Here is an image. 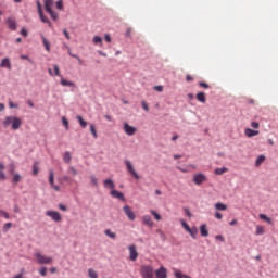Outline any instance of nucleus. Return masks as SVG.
<instances>
[{
  "label": "nucleus",
  "mask_w": 278,
  "mask_h": 278,
  "mask_svg": "<svg viewBox=\"0 0 278 278\" xmlns=\"http://www.w3.org/2000/svg\"><path fill=\"white\" fill-rule=\"evenodd\" d=\"M3 127H11L14 131L21 129V125H23V121L16 116H7L2 123Z\"/></svg>",
  "instance_id": "f257e3e1"
},
{
  "label": "nucleus",
  "mask_w": 278,
  "mask_h": 278,
  "mask_svg": "<svg viewBox=\"0 0 278 278\" xmlns=\"http://www.w3.org/2000/svg\"><path fill=\"white\" fill-rule=\"evenodd\" d=\"M45 10L50 15L52 21H58L59 14L58 12L53 11V5H55L54 0H45L43 1Z\"/></svg>",
  "instance_id": "f03ea898"
},
{
  "label": "nucleus",
  "mask_w": 278,
  "mask_h": 278,
  "mask_svg": "<svg viewBox=\"0 0 278 278\" xmlns=\"http://www.w3.org/2000/svg\"><path fill=\"white\" fill-rule=\"evenodd\" d=\"M34 257L36 258L37 264H53V257L46 256L40 252H36Z\"/></svg>",
  "instance_id": "7ed1b4c3"
},
{
  "label": "nucleus",
  "mask_w": 278,
  "mask_h": 278,
  "mask_svg": "<svg viewBox=\"0 0 278 278\" xmlns=\"http://www.w3.org/2000/svg\"><path fill=\"white\" fill-rule=\"evenodd\" d=\"M37 12H38V14H39V17H40L41 23H47V25H48L49 27H52L51 21H49V17H47V16L45 15V13L42 12V4L40 3L39 0L37 1Z\"/></svg>",
  "instance_id": "20e7f679"
},
{
  "label": "nucleus",
  "mask_w": 278,
  "mask_h": 278,
  "mask_svg": "<svg viewBox=\"0 0 278 278\" xmlns=\"http://www.w3.org/2000/svg\"><path fill=\"white\" fill-rule=\"evenodd\" d=\"M46 216H49L54 223H62V215L58 211H47Z\"/></svg>",
  "instance_id": "39448f33"
},
{
  "label": "nucleus",
  "mask_w": 278,
  "mask_h": 278,
  "mask_svg": "<svg viewBox=\"0 0 278 278\" xmlns=\"http://www.w3.org/2000/svg\"><path fill=\"white\" fill-rule=\"evenodd\" d=\"M123 129L126 136H135L136 131H138V128L129 125L127 122L123 124Z\"/></svg>",
  "instance_id": "423d86ee"
},
{
  "label": "nucleus",
  "mask_w": 278,
  "mask_h": 278,
  "mask_svg": "<svg viewBox=\"0 0 278 278\" xmlns=\"http://www.w3.org/2000/svg\"><path fill=\"white\" fill-rule=\"evenodd\" d=\"M142 278H153V267L147 265L141 267Z\"/></svg>",
  "instance_id": "0eeeda50"
},
{
  "label": "nucleus",
  "mask_w": 278,
  "mask_h": 278,
  "mask_svg": "<svg viewBox=\"0 0 278 278\" xmlns=\"http://www.w3.org/2000/svg\"><path fill=\"white\" fill-rule=\"evenodd\" d=\"M49 184L55 192H60V186L55 185V174L53 173V169H50L49 172Z\"/></svg>",
  "instance_id": "6e6552de"
},
{
  "label": "nucleus",
  "mask_w": 278,
  "mask_h": 278,
  "mask_svg": "<svg viewBox=\"0 0 278 278\" xmlns=\"http://www.w3.org/2000/svg\"><path fill=\"white\" fill-rule=\"evenodd\" d=\"M125 164H126V168H127L128 173H130L131 176H132L135 179H140V176L138 175V173H137L136 169L134 168V165L131 164V161H125Z\"/></svg>",
  "instance_id": "1a4fd4ad"
},
{
  "label": "nucleus",
  "mask_w": 278,
  "mask_h": 278,
  "mask_svg": "<svg viewBox=\"0 0 278 278\" xmlns=\"http://www.w3.org/2000/svg\"><path fill=\"white\" fill-rule=\"evenodd\" d=\"M123 211H124L125 215L127 216V218H129L131 222L136 220V213H134V211L131 210V206L125 205L123 207Z\"/></svg>",
  "instance_id": "9d476101"
},
{
  "label": "nucleus",
  "mask_w": 278,
  "mask_h": 278,
  "mask_svg": "<svg viewBox=\"0 0 278 278\" xmlns=\"http://www.w3.org/2000/svg\"><path fill=\"white\" fill-rule=\"evenodd\" d=\"M128 251H129V261L136 262L138 260V250H136V245H129Z\"/></svg>",
  "instance_id": "9b49d317"
},
{
  "label": "nucleus",
  "mask_w": 278,
  "mask_h": 278,
  "mask_svg": "<svg viewBox=\"0 0 278 278\" xmlns=\"http://www.w3.org/2000/svg\"><path fill=\"white\" fill-rule=\"evenodd\" d=\"M204 181H207V177L204 176V174H195L193 176V184H195V186H201Z\"/></svg>",
  "instance_id": "f8f14e48"
},
{
  "label": "nucleus",
  "mask_w": 278,
  "mask_h": 278,
  "mask_svg": "<svg viewBox=\"0 0 278 278\" xmlns=\"http://www.w3.org/2000/svg\"><path fill=\"white\" fill-rule=\"evenodd\" d=\"M156 278H168V270L166 267L161 266L159 269L155 270Z\"/></svg>",
  "instance_id": "ddd939ff"
},
{
  "label": "nucleus",
  "mask_w": 278,
  "mask_h": 278,
  "mask_svg": "<svg viewBox=\"0 0 278 278\" xmlns=\"http://www.w3.org/2000/svg\"><path fill=\"white\" fill-rule=\"evenodd\" d=\"M244 136H247V138H254V136H260V130L245 128L244 129Z\"/></svg>",
  "instance_id": "4468645a"
},
{
  "label": "nucleus",
  "mask_w": 278,
  "mask_h": 278,
  "mask_svg": "<svg viewBox=\"0 0 278 278\" xmlns=\"http://www.w3.org/2000/svg\"><path fill=\"white\" fill-rule=\"evenodd\" d=\"M110 194L111 197H113V199H119V201H125V195L121 191L113 189L111 190Z\"/></svg>",
  "instance_id": "2eb2a0df"
},
{
  "label": "nucleus",
  "mask_w": 278,
  "mask_h": 278,
  "mask_svg": "<svg viewBox=\"0 0 278 278\" xmlns=\"http://www.w3.org/2000/svg\"><path fill=\"white\" fill-rule=\"evenodd\" d=\"M0 68H8V71H12V63L10 59L4 58L0 63Z\"/></svg>",
  "instance_id": "dca6fc26"
},
{
  "label": "nucleus",
  "mask_w": 278,
  "mask_h": 278,
  "mask_svg": "<svg viewBox=\"0 0 278 278\" xmlns=\"http://www.w3.org/2000/svg\"><path fill=\"white\" fill-rule=\"evenodd\" d=\"M7 25L12 31H16V21L12 17L7 18Z\"/></svg>",
  "instance_id": "f3484780"
},
{
  "label": "nucleus",
  "mask_w": 278,
  "mask_h": 278,
  "mask_svg": "<svg viewBox=\"0 0 278 278\" xmlns=\"http://www.w3.org/2000/svg\"><path fill=\"white\" fill-rule=\"evenodd\" d=\"M200 233L202 238H207V236H210V231L207 230V225L203 224L200 226Z\"/></svg>",
  "instance_id": "a211bd4d"
},
{
  "label": "nucleus",
  "mask_w": 278,
  "mask_h": 278,
  "mask_svg": "<svg viewBox=\"0 0 278 278\" xmlns=\"http://www.w3.org/2000/svg\"><path fill=\"white\" fill-rule=\"evenodd\" d=\"M143 225H147L148 227H153V219L149 215H144L142 217Z\"/></svg>",
  "instance_id": "6ab92c4d"
},
{
  "label": "nucleus",
  "mask_w": 278,
  "mask_h": 278,
  "mask_svg": "<svg viewBox=\"0 0 278 278\" xmlns=\"http://www.w3.org/2000/svg\"><path fill=\"white\" fill-rule=\"evenodd\" d=\"M215 210H217V212H225L227 211V204H224L223 202H217L215 203Z\"/></svg>",
  "instance_id": "aec40b11"
},
{
  "label": "nucleus",
  "mask_w": 278,
  "mask_h": 278,
  "mask_svg": "<svg viewBox=\"0 0 278 278\" xmlns=\"http://www.w3.org/2000/svg\"><path fill=\"white\" fill-rule=\"evenodd\" d=\"M61 86H68L70 88H75V83L66 80L61 76Z\"/></svg>",
  "instance_id": "412c9836"
},
{
  "label": "nucleus",
  "mask_w": 278,
  "mask_h": 278,
  "mask_svg": "<svg viewBox=\"0 0 278 278\" xmlns=\"http://www.w3.org/2000/svg\"><path fill=\"white\" fill-rule=\"evenodd\" d=\"M264 162H266V156L264 154H262L255 161L256 168H260V165L264 164Z\"/></svg>",
  "instance_id": "4be33fe9"
},
{
  "label": "nucleus",
  "mask_w": 278,
  "mask_h": 278,
  "mask_svg": "<svg viewBox=\"0 0 278 278\" xmlns=\"http://www.w3.org/2000/svg\"><path fill=\"white\" fill-rule=\"evenodd\" d=\"M104 184V188H109V190H114L115 186H114V181H112V179H106L103 181Z\"/></svg>",
  "instance_id": "5701e85b"
},
{
  "label": "nucleus",
  "mask_w": 278,
  "mask_h": 278,
  "mask_svg": "<svg viewBox=\"0 0 278 278\" xmlns=\"http://www.w3.org/2000/svg\"><path fill=\"white\" fill-rule=\"evenodd\" d=\"M188 233H190L191 238H193V240H197V235L199 233V230L197 229V227H192L189 228V230H187Z\"/></svg>",
  "instance_id": "b1692460"
},
{
  "label": "nucleus",
  "mask_w": 278,
  "mask_h": 278,
  "mask_svg": "<svg viewBox=\"0 0 278 278\" xmlns=\"http://www.w3.org/2000/svg\"><path fill=\"white\" fill-rule=\"evenodd\" d=\"M195 99L200 101V103H205V101H207V99L205 98V92L197 93Z\"/></svg>",
  "instance_id": "393cba45"
},
{
  "label": "nucleus",
  "mask_w": 278,
  "mask_h": 278,
  "mask_svg": "<svg viewBox=\"0 0 278 278\" xmlns=\"http://www.w3.org/2000/svg\"><path fill=\"white\" fill-rule=\"evenodd\" d=\"M76 118H77L80 127H83V129H86V127H88V123L86 121H84V117H81V115H78Z\"/></svg>",
  "instance_id": "a878e982"
},
{
  "label": "nucleus",
  "mask_w": 278,
  "mask_h": 278,
  "mask_svg": "<svg viewBox=\"0 0 278 278\" xmlns=\"http://www.w3.org/2000/svg\"><path fill=\"white\" fill-rule=\"evenodd\" d=\"M174 277H176V278H192L189 275H186V274L181 273L180 270H175L174 271Z\"/></svg>",
  "instance_id": "bb28decb"
},
{
  "label": "nucleus",
  "mask_w": 278,
  "mask_h": 278,
  "mask_svg": "<svg viewBox=\"0 0 278 278\" xmlns=\"http://www.w3.org/2000/svg\"><path fill=\"white\" fill-rule=\"evenodd\" d=\"M41 40H42L46 51H48V52L51 51V43H49L47 38H45V36H41Z\"/></svg>",
  "instance_id": "cd10ccee"
},
{
  "label": "nucleus",
  "mask_w": 278,
  "mask_h": 278,
  "mask_svg": "<svg viewBox=\"0 0 278 278\" xmlns=\"http://www.w3.org/2000/svg\"><path fill=\"white\" fill-rule=\"evenodd\" d=\"M93 45H98L99 47H103V38L99 36L93 37Z\"/></svg>",
  "instance_id": "c85d7f7f"
},
{
  "label": "nucleus",
  "mask_w": 278,
  "mask_h": 278,
  "mask_svg": "<svg viewBox=\"0 0 278 278\" xmlns=\"http://www.w3.org/2000/svg\"><path fill=\"white\" fill-rule=\"evenodd\" d=\"M71 160H72L71 152H65L63 155V162H65V164H71Z\"/></svg>",
  "instance_id": "c756f323"
},
{
  "label": "nucleus",
  "mask_w": 278,
  "mask_h": 278,
  "mask_svg": "<svg viewBox=\"0 0 278 278\" xmlns=\"http://www.w3.org/2000/svg\"><path fill=\"white\" fill-rule=\"evenodd\" d=\"M229 169L227 167H220L215 169V175H225Z\"/></svg>",
  "instance_id": "7c9ffc66"
},
{
  "label": "nucleus",
  "mask_w": 278,
  "mask_h": 278,
  "mask_svg": "<svg viewBox=\"0 0 278 278\" xmlns=\"http://www.w3.org/2000/svg\"><path fill=\"white\" fill-rule=\"evenodd\" d=\"M104 233L108 236V238H111V240H116V235L112 230L106 229Z\"/></svg>",
  "instance_id": "2f4dec72"
},
{
  "label": "nucleus",
  "mask_w": 278,
  "mask_h": 278,
  "mask_svg": "<svg viewBox=\"0 0 278 278\" xmlns=\"http://www.w3.org/2000/svg\"><path fill=\"white\" fill-rule=\"evenodd\" d=\"M88 275L90 278H99V274L92 268L88 269Z\"/></svg>",
  "instance_id": "473e14b6"
},
{
  "label": "nucleus",
  "mask_w": 278,
  "mask_h": 278,
  "mask_svg": "<svg viewBox=\"0 0 278 278\" xmlns=\"http://www.w3.org/2000/svg\"><path fill=\"white\" fill-rule=\"evenodd\" d=\"M55 8H56V10H64V1L63 0H56Z\"/></svg>",
  "instance_id": "72a5a7b5"
},
{
  "label": "nucleus",
  "mask_w": 278,
  "mask_h": 278,
  "mask_svg": "<svg viewBox=\"0 0 278 278\" xmlns=\"http://www.w3.org/2000/svg\"><path fill=\"white\" fill-rule=\"evenodd\" d=\"M1 217L5 218L7 220H10V214L0 208V218Z\"/></svg>",
  "instance_id": "f704fd0d"
},
{
  "label": "nucleus",
  "mask_w": 278,
  "mask_h": 278,
  "mask_svg": "<svg viewBox=\"0 0 278 278\" xmlns=\"http://www.w3.org/2000/svg\"><path fill=\"white\" fill-rule=\"evenodd\" d=\"M261 220H266L269 225L273 223V219L270 217L266 216L265 214H260Z\"/></svg>",
  "instance_id": "c9c22d12"
},
{
  "label": "nucleus",
  "mask_w": 278,
  "mask_h": 278,
  "mask_svg": "<svg viewBox=\"0 0 278 278\" xmlns=\"http://www.w3.org/2000/svg\"><path fill=\"white\" fill-rule=\"evenodd\" d=\"M264 227L263 226H256V236H264Z\"/></svg>",
  "instance_id": "e433bc0d"
},
{
  "label": "nucleus",
  "mask_w": 278,
  "mask_h": 278,
  "mask_svg": "<svg viewBox=\"0 0 278 278\" xmlns=\"http://www.w3.org/2000/svg\"><path fill=\"white\" fill-rule=\"evenodd\" d=\"M90 132L92 134L93 138H98L97 128L94 127V124H90Z\"/></svg>",
  "instance_id": "4c0bfd02"
},
{
  "label": "nucleus",
  "mask_w": 278,
  "mask_h": 278,
  "mask_svg": "<svg viewBox=\"0 0 278 278\" xmlns=\"http://www.w3.org/2000/svg\"><path fill=\"white\" fill-rule=\"evenodd\" d=\"M150 214H152V216H154L155 220H162V216L157 212L150 211Z\"/></svg>",
  "instance_id": "58836bf2"
},
{
  "label": "nucleus",
  "mask_w": 278,
  "mask_h": 278,
  "mask_svg": "<svg viewBox=\"0 0 278 278\" xmlns=\"http://www.w3.org/2000/svg\"><path fill=\"white\" fill-rule=\"evenodd\" d=\"M21 181V175L20 174H14L13 175V184H18Z\"/></svg>",
  "instance_id": "ea45409f"
},
{
  "label": "nucleus",
  "mask_w": 278,
  "mask_h": 278,
  "mask_svg": "<svg viewBox=\"0 0 278 278\" xmlns=\"http://www.w3.org/2000/svg\"><path fill=\"white\" fill-rule=\"evenodd\" d=\"M39 275H41V277H47V267L39 268Z\"/></svg>",
  "instance_id": "a19ab883"
},
{
  "label": "nucleus",
  "mask_w": 278,
  "mask_h": 278,
  "mask_svg": "<svg viewBox=\"0 0 278 278\" xmlns=\"http://www.w3.org/2000/svg\"><path fill=\"white\" fill-rule=\"evenodd\" d=\"M38 162H36L34 165H33V175H38Z\"/></svg>",
  "instance_id": "79ce46f5"
},
{
  "label": "nucleus",
  "mask_w": 278,
  "mask_h": 278,
  "mask_svg": "<svg viewBox=\"0 0 278 278\" xmlns=\"http://www.w3.org/2000/svg\"><path fill=\"white\" fill-rule=\"evenodd\" d=\"M10 229H12V223L4 224L3 231H10Z\"/></svg>",
  "instance_id": "37998d69"
},
{
  "label": "nucleus",
  "mask_w": 278,
  "mask_h": 278,
  "mask_svg": "<svg viewBox=\"0 0 278 278\" xmlns=\"http://www.w3.org/2000/svg\"><path fill=\"white\" fill-rule=\"evenodd\" d=\"M53 68H54V75H56V77H62V75L60 74V67L58 65H54Z\"/></svg>",
  "instance_id": "c03bdc74"
},
{
  "label": "nucleus",
  "mask_w": 278,
  "mask_h": 278,
  "mask_svg": "<svg viewBox=\"0 0 278 278\" xmlns=\"http://www.w3.org/2000/svg\"><path fill=\"white\" fill-rule=\"evenodd\" d=\"M68 173H71V175H73L74 177L77 175V170L73 166L70 167Z\"/></svg>",
  "instance_id": "a18cd8bd"
},
{
  "label": "nucleus",
  "mask_w": 278,
  "mask_h": 278,
  "mask_svg": "<svg viewBox=\"0 0 278 278\" xmlns=\"http://www.w3.org/2000/svg\"><path fill=\"white\" fill-rule=\"evenodd\" d=\"M90 181H91V184H92V186H98V180H97V177H94V176H90Z\"/></svg>",
  "instance_id": "49530a36"
},
{
  "label": "nucleus",
  "mask_w": 278,
  "mask_h": 278,
  "mask_svg": "<svg viewBox=\"0 0 278 278\" xmlns=\"http://www.w3.org/2000/svg\"><path fill=\"white\" fill-rule=\"evenodd\" d=\"M62 123H63L65 129L68 130V119H66V117H62Z\"/></svg>",
  "instance_id": "de8ad7c7"
},
{
  "label": "nucleus",
  "mask_w": 278,
  "mask_h": 278,
  "mask_svg": "<svg viewBox=\"0 0 278 278\" xmlns=\"http://www.w3.org/2000/svg\"><path fill=\"white\" fill-rule=\"evenodd\" d=\"M154 90L156 91V92H164V86H154Z\"/></svg>",
  "instance_id": "09e8293b"
},
{
  "label": "nucleus",
  "mask_w": 278,
  "mask_h": 278,
  "mask_svg": "<svg viewBox=\"0 0 278 278\" xmlns=\"http://www.w3.org/2000/svg\"><path fill=\"white\" fill-rule=\"evenodd\" d=\"M181 225L184 227L185 230L189 231L190 230V226L188 225V223L181 220Z\"/></svg>",
  "instance_id": "8fccbe9b"
},
{
  "label": "nucleus",
  "mask_w": 278,
  "mask_h": 278,
  "mask_svg": "<svg viewBox=\"0 0 278 278\" xmlns=\"http://www.w3.org/2000/svg\"><path fill=\"white\" fill-rule=\"evenodd\" d=\"M251 127H252L253 129H260V123H257V122H252V123H251Z\"/></svg>",
  "instance_id": "3c124183"
},
{
  "label": "nucleus",
  "mask_w": 278,
  "mask_h": 278,
  "mask_svg": "<svg viewBox=\"0 0 278 278\" xmlns=\"http://www.w3.org/2000/svg\"><path fill=\"white\" fill-rule=\"evenodd\" d=\"M199 86H200V88H205V89L210 88V85H207L206 83H203V81H200Z\"/></svg>",
  "instance_id": "603ef678"
},
{
  "label": "nucleus",
  "mask_w": 278,
  "mask_h": 278,
  "mask_svg": "<svg viewBox=\"0 0 278 278\" xmlns=\"http://www.w3.org/2000/svg\"><path fill=\"white\" fill-rule=\"evenodd\" d=\"M141 105H142V109L146 111V112H149V104H147L144 101L141 102Z\"/></svg>",
  "instance_id": "864d4df0"
},
{
  "label": "nucleus",
  "mask_w": 278,
  "mask_h": 278,
  "mask_svg": "<svg viewBox=\"0 0 278 278\" xmlns=\"http://www.w3.org/2000/svg\"><path fill=\"white\" fill-rule=\"evenodd\" d=\"M215 240H219V242H224L225 237H223V235H217V236H215Z\"/></svg>",
  "instance_id": "5fc2aeb1"
},
{
  "label": "nucleus",
  "mask_w": 278,
  "mask_h": 278,
  "mask_svg": "<svg viewBox=\"0 0 278 278\" xmlns=\"http://www.w3.org/2000/svg\"><path fill=\"white\" fill-rule=\"evenodd\" d=\"M215 218H217V220H223V214H220L219 212H216Z\"/></svg>",
  "instance_id": "6e6d98bb"
},
{
  "label": "nucleus",
  "mask_w": 278,
  "mask_h": 278,
  "mask_svg": "<svg viewBox=\"0 0 278 278\" xmlns=\"http://www.w3.org/2000/svg\"><path fill=\"white\" fill-rule=\"evenodd\" d=\"M63 34H64L66 40H71V35L68 34V30L64 29Z\"/></svg>",
  "instance_id": "4d7b16f0"
},
{
  "label": "nucleus",
  "mask_w": 278,
  "mask_h": 278,
  "mask_svg": "<svg viewBox=\"0 0 278 278\" xmlns=\"http://www.w3.org/2000/svg\"><path fill=\"white\" fill-rule=\"evenodd\" d=\"M105 42H112V37L109 34L104 35Z\"/></svg>",
  "instance_id": "13d9d810"
},
{
  "label": "nucleus",
  "mask_w": 278,
  "mask_h": 278,
  "mask_svg": "<svg viewBox=\"0 0 278 278\" xmlns=\"http://www.w3.org/2000/svg\"><path fill=\"white\" fill-rule=\"evenodd\" d=\"M21 35L24 36L25 38H27V36H28L27 29L22 28Z\"/></svg>",
  "instance_id": "bf43d9fd"
},
{
  "label": "nucleus",
  "mask_w": 278,
  "mask_h": 278,
  "mask_svg": "<svg viewBox=\"0 0 278 278\" xmlns=\"http://www.w3.org/2000/svg\"><path fill=\"white\" fill-rule=\"evenodd\" d=\"M186 81H194V78L190 74H187Z\"/></svg>",
  "instance_id": "052dcab7"
},
{
  "label": "nucleus",
  "mask_w": 278,
  "mask_h": 278,
  "mask_svg": "<svg viewBox=\"0 0 278 278\" xmlns=\"http://www.w3.org/2000/svg\"><path fill=\"white\" fill-rule=\"evenodd\" d=\"M9 108L16 109V108H18V104H16L14 102H9Z\"/></svg>",
  "instance_id": "680f3d73"
},
{
  "label": "nucleus",
  "mask_w": 278,
  "mask_h": 278,
  "mask_svg": "<svg viewBox=\"0 0 278 278\" xmlns=\"http://www.w3.org/2000/svg\"><path fill=\"white\" fill-rule=\"evenodd\" d=\"M59 208H61L62 212H66L68 210V207H66L64 204H59Z\"/></svg>",
  "instance_id": "e2e57ef3"
},
{
  "label": "nucleus",
  "mask_w": 278,
  "mask_h": 278,
  "mask_svg": "<svg viewBox=\"0 0 278 278\" xmlns=\"http://www.w3.org/2000/svg\"><path fill=\"white\" fill-rule=\"evenodd\" d=\"M0 179L1 181H4L5 179V174L3 173V170H0Z\"/></svg>",
  "instance_id": "0e129e2a"
},
{
  "label": "nucleus",
  "mask_w": 278,
  "mask_h": 278,
  "mask_svg": "<svg viewBox=\"0 0 278 278\" xmlns=\"http://www.w3.org/2000/svg\"><path fill=\"white\" fill-rule=\"evenodd\" d=\"M62 181H71V177H68V176H63V177H62Z\"/></svg>",
  "instance_id": "69168bd1"
},
{
  "label": "nucleus",
  "mask_w": 278,
  "mask_h": 278,
  "mask_svg": "<svg viewBox=\"0 0 278 278\" xmlns=\"http://www.w3.org/2000/svg\"><path fill=\"white\" fill-rule=\"evenodd\" d=\"M50 273H51L52 275L55 274V273H58V268H55V267L50 268Z\"/></svg>",
  "instance_id": "338daca9"
},
{
  "label": "nucleus",
  "mask_w": 278,
  "mask_h": 278,
  "mask_svg": "<svg viewBox=\"0 0 278 278\" xmlns=\"http://www.w3.org/2000/svg\"><path fill=\"white\" fill-rule=\"evenodd\" d=\"M10 173L13 174L14 173V164L10 165Z\"/></svg>",
  "instance_id": "774afa93"
}]
</instances>
